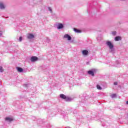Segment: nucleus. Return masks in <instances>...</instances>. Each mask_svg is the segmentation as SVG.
Here are the masks:
<instances>
[{
	"instance_id": "nucleus-4",
	"label": "nucleus",
	"mask_w": 128,
	"mask_h": 128,
	"mask_svg": "<svg viewBox=\"0 0 128 128\" xmlns=\"http://www.w3.org/2000/svg\"><path fill=\"white\" fill-rule=\"evenodd\" d=\"M27 38L29 40H30L32 38H34V34H28Z\"/></svg>"
},
{
	"instance_id": "nucleus-13",
	"label": "nucleus",
	"mask_w": 128,
	"mask_h": 128,
	"mask_svg": "<svg viewBox=\"0 0 128 128\" xmlns=\"http://www.w3.org/2000/svg\"><path fill=\"white\" fill-rule=\"evenodd\" d=\"M74 32H78V33L82 32V31L80 30H78L76 28H74Z\"/></svg>"
},
{
	"instance_id": "nucleus-1",
	"label": "nucleus",
	"mask_w": 128,
	"mask_h": 128,
	"mask_svg": "<svg viewBox=\"0 0 128 128\" xmlns=\"http://www.w3.org/2000/svg\"><path fill=\"white\" fill-rule=\"evenodd\" d=\"M60 98H62V100H66V102H68V100H70V98L68 97H66V95H64V94H60Z\"/></svg>"
},
{
	"instance_id": "nucleus-10",
	"label": "nucleus",
	"mask_w": 128,
	"mask_h": 128,
	"mask_svg": "<svg viewBox=\"0 0 128 128\" xmlns=\"http://www.w3.org/2000/svg\"><path fill=\"white\" fill-rule=\"evenodd\" d=\"M64 28V25L62 24H59L58 25V30H60V28Z\"/></svg>"
},
{
	"instance_id": "nucleus-3",
	"label": "nucleus",
	"mask_w": 128,
	"mask_h": 128,
	"mask_svg": "<svg viewBox=\"0 0 128 128\" xmlns=\"http://www.w3.org/2000/svg\"><path fill=\"white\" fill-rule=\"evenodd\" d=\"M38 60V57L34 56L31 57V58H30V60L32 62H36V60Z\"/></svg>"
},
{
	"instance_id": "nucleus-16",
	"label": "nucleus",
	"mask_w": 128,
	"mask_h": 128,
	"mask_svg": "<svg viewBox=\"0 0 128 128\" xmlns=\"http://www.w3.org/2000/svg\"><path fill=\"white\" fill-rule=\"evenodd\" d=\"M111 96H112V98H116V94H112V95H111Z\"/></svg>"
},
{
	"instance_id": "nucleus-12",
	"label": "nucleus",
	"mask_w": 128,
	"mask_h": 128,
	"mask_svg": "<svg viewBox=\"0 0 128 128\" xmlns=\"http://www.w3.org/2000/svg\"><path fill=\"white\" fill-rule=\"evenodd\" d=\"M6 120H8V122H12V118H10L7 117L5 118Z\"/></svg>"
},
{
	"instance_id": "nucleus-21",
	"label": "nucleus",
	"mask_w": 128,
	"mask_h": 128,
	"mask_svg": "<svg viewBox=\"0 0 128 128\" xmlns=\"http://www.w3.org/2000/svg\"><path fill=\"white\" fill-rule=\"evenodd\" d=\"M126 104H128V101L126 102Z\"/></svg>"
},
{
	"instance_id": "nucleus-9",
	"label": "nucleus",
	"mask_w": 128,
	"mask_h": 128,
	"mask_svg": "<svg viewBox=\"0 0 128 128\" xmlns=\"http://www.w3.org/2000/svg\"><path fill=\"white\" fill-rule=\"evenodd\" d=\"M88 74H90L91 76H94V72L93 71L89 70V71H88Z\"/></svg>"
},
{
	"instance_id": "nucleus-18",
	"label": "nucleus",
	"mask_w": 128,
	"mask_h": 128,
	"mask_svg": "<svg viewBox=\"0 0 128 128\" xmlns=\"http://www.w3.org/2000/svg\"><path fill=\"white\" fill-rule=\"evenodd\" d=\"M48 10L50 12H52V8H48Z\"/></svg>"
},
{
	"instance_id": "nucleus-5",
	"label": "nucleus",
	"mask_w": 128,
	"mask_h": 128,
	"mask_svg": "<svg viewBox=\"0 0 128 128\" xmlns=\"http://www.w3.org/2000/svg\"><path fill=\"white\" fill-rule=\"evenodd\" d=\"M64 38H68V40H72V37L70 35L66 34L64 36Z\"/></svg>"
},
{
	"instance_id": "nucleus-14",
	"label": "nucleus",
	"mask_w": 128,
	"mask_h": 128,
	"mask_svg": "<svg viewBox=\"0 0 128 128\" xmlns=\"http://www.w3.org/2000/svg\"><path fill=\"white\" fill-rule=\"evenodd\" d=\"M96 88L98 90H102V87L99 84L96 85Z\"/></svg>"
},
{
	"instance_id": "nucleus-15",
	"label": "nucleus",
	"mask_w": 128,
	"mask_h": 128,
	"mask_svg": "<svg viewBox=\"0 0 128 128\" xmlns=\"http://www.w3.org/2000/svg\"><path fill=\"white\" fill-rule=\"evenodd\" d=\"M0 72H4V68H2V66H0Z\"/></svg>"
},
{
	"instance_id": "nucleus-11",
	"label": "nucleus",
	"mask_w": 128,
	"mask_h": 128,
	"mask_svg": "<svg viewBox=\"0 0 128 128\" xmlns=\"http://www.w3.org/2000/svg\"><path fill=\"white\" fill-rule=\"evenodd\" d=\"M4 5L2 2H0V8L1 10H4Z\"/></svg>"
},
{
	"instance_id": "nucleus-20",
	"label": "nucleus",
	"mask_w": 128,
	"mask_h": 128,
	"mask_svg": "<svg viewBox=\"0 0 128 128\" xmlns=\"http://www.w3.org/2000/svg\"><path fill=\"white\" fill-rule=\"evenodd\" d=\"M112 34H114V36H116V32H112Z\"/></svg>"
},
{
	"instance_id": "nucleus-17",
	"label": "nucleus",
	"mask_w": 128,
	"mask_h": 128,
	"mask_svg": "<svg viewBox=\"0 0 128 128\" xmlns=\"http://www.w3.org/2000/svg\"><path fill=\"white\" fill-rule=\"evenodd\" d=\"M19 40H20V42H22V36L20 37Z\"/></svg>"
},
{
	"instance_id": "nucleus-2",
	"label": "nucleus",
	"mask_w": 128,
	"mask_h": 128,
	"mask_svg": "<svg viewBox=\"0 0 128 128\" xmlns=\"http://www.w3.org/2000/svg\"><path fill=\"white\" fill-rule=\"evenodd\" d=\"M108 46V48H110V50H112L114 48V45L111 42L108 41L106 42Z\"/></svg>"
},
{
	"instance_id": "nucleus-8",
	"label": "nucleus",
	"mask_w": 128,
	"mask_h": 128,
	"mask_svg": "<svg viewBox=\"0 0 128 128\" xmlns=\"http://www.w3.org/2000/svg\"><path fill=\"white\" fill-rule=\"evenodd\" d=\"M17 70H18V72H24V70L22 69V68L20 67H18Z\"/></svg>"
},
{
	"instance_id": "nucleus-6",
	"label": "nucleus",
	"mask_w": 128,
	"mask_h": 128,
	"mask_svg": "<svg viewBox=\"0 0 128 128\" xmlns=\"http://www.w3.org/2000/svg\"><path fill=\"white\" fill-rule=\"evenodd\" d=\"M82 54L83 56H88V50H83L82 51Z\"/></svg>"
},
{
	"instance_id": "nucleus-19",
	"label": "nucleus",
	"mask_w": 128,
	"mask_h": 128,
	"mask_svg": "<svg viewBox=\"0 0 128 128\" xmlns=\"http://www.w3.org/2000/svg\"><path fill=\"white\" fill-rule=\"evenodd\" d=\"M114 86H118V82H114Z\"/></svg>"
},
{
	"instance_id": "nucleus-7",
	"label": "nucleus",
	"mask_w": 128,
	"mask_h": 128,
	"mask_svg": "<svg viewBox=\"0 0 128 128\" xmlns=\"http://www.w3.org/2000/svg\"><path fill=\"white\" fill-rule=\"evenodd\" d=\"M116 42H118V40H122V37L120 36H116L114 38Z\"/></svg>"
}]
</instances>
